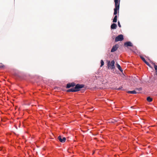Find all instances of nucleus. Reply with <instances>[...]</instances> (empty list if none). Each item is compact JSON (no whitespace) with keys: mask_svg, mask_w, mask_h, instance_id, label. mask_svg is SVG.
I'll use <instances>...</instances> for the list:
<instances>
[{"mask_svg":"<svg viewBox=\"0 0 157 157\" xmlns=\"http://www.w3.org/2000/svg\"><path fill=\"white\" fill-rule=\"evenodd\" d=\"M114 1L115 3L120 2L118 0H114Z\"/></svg>","mask_w":157,"mask_h":157,"instance_id":"20","label":"nucleus"},{"mask_svg":"<svg viewBox=\"0 0 157 157\" xmlns=\"http://www.w3.org/2000/svg\"><path fill=\"white\" fill-rule=\"evenodd\" d=\"M154 68L155 71H156V73L157 74V66L156 65H154Z\"/></svg>","mask_w":157,"mask_h":157,"instance_id":"17","label":"nucleus"},{"mask_svg":"<svg viewBox=\"0 0 157 157\" xmlns=\"http://www.w3.org/2000/svg\"><path fill=\"white\" fill-rule=\"evenodd\" d=\"M71 85V87H74L76 85H75V84L74 82H72L70 83Z\"/></svg>","mask_w":157,"mask_h":157,"instance_id":"18","label":"nucleus"},{"mask_svg":"<svg viewBox=\"0 0 157 157\" xmlns=\"http://www.w3.org/2000/svg\"><path fill=\"white\" fill-rule=\"evenodd\" d=\"M84 86L83 84H77L75 86V87L72 88L67 90L68 92H75L79 90V89L83 88Z\"/></svg>","mask_w":157,"mask_h":157,"instance_id":"1","label":"nucleus"},{"mask_svg":"<svg viewBox=\"0 0 157 157\" xmlns=\"http://www.w3.org/2000/svg\"><path fill=\"white\" fill-rule=\"evenodd\" d=\"M136 90L138 91H141L142 90V87H140L139 88H136Z\"/></svg>","mask_w":157,"mask_h":157,"instance_id":"15","label":"nucleus"},{"mask_svg":"<svg viewBox=\"0 0 157 157\" xmlns=\"http://www.w3.org/2000/svg\"><path fill=\"white\" fill-rule=\"evenodd\" d=\"M128 94H136L137 93V92H136L135 90L128 91Z\"/></svg>","mask_w":157,"mask_h":157,"instance_id":"11","label":"nucleus"},{"mask_svg":"<svg viewBox=\"0 0 157 157\" xmlns=\"http://www.w3.org/2000/svg\"><path fill=\"white\" fill-rule=\"evenodd\" d=\"M71 87V85L70 83H69L67 84L66 86V88H69Z\"/></svg>","mask_w":157,"mask_h":157,"instance_id":"14","label":"nucleus"},{"mask_svg":"<svg viewBox=\"0 0 157 157\" xmlns=\"http://www.w3.org/2000/svg\"><path fill=\"white\" fill-rule=\"evenodd\" d=\"M101 67H102L104 64V62L102 60H101Z\"/></svg>","mask_w":157,"mask_h":157,"instance_id":"16","label":"nucleus"},{"mask_svg":"<svg viewBox=\"0 0 157 157\" xmlns=\"http://www.w3.org/2000/svg\"><path fill=\"white\" fill-rule=\"evenodd\" d=\"M115 61L114 60H113L110 62L109 60L107 61V66L109 69L111 70L114 69L115 68Z\"/></svg>","mask_w":157,"mask_h":157,"instance_id":"2","label":"nucleus"},{"mask_svg":"<svg viewBox=\"0 0 157 157\" xmlns=\"http://www.w3.org/2000/svg\"><path fill=\"white\" fill-rule=\"evenodd\" d=\"M117 66L118 69L122 72L123 70L122 69L121 66L117 63Z\"/></svg>","mask_w":157,"mask_h":157,"instance_id":"10","label":"nucleus"},{"mask_svg":"<svg viewBox=\"0 0 157 157\" xmlns=\"http://www.w3.org/2000/svg\"><path fill=\"white\" fill-rule=\"evenodd\" d=\"M147 101L149 102H151L152 101L153 99L150 97H148L147 98Z\"/></svg>","mask_w":157,"mask_h":157,"instance_id":"12","label":"nucleus"},{"mask_svg":"<svg viewBox=\"0 0 157 157\" xmlns=\"http://www.w3.org/2000/svg\"><path fill=\"white\" fill-rule=\"evenodd\" d=\"M117 27V24L114 23L112 24L111 26V29H115Z\"/></svg>","mask_w":157,"mask_h":157,"instance_id":"9","label":"nucleus"},{"mask_svg":"<svg viewBox=\"0 0 157 157\" xmlns=\"http://www.w3.org/2000/svg\"><path fill=\"white\" fill-rule=\"evenodd\" d=\"M124 38L123 35L121 34L119 35L118 36L116 37L115 40V42L121 41Z\"/></svg>","mask_w":157,"mask_h":157,"instance_id":"4","label":"nucleus"},{"mask_svg":"<svg viewBox=\"0 0 157 157\" xmlns=\"http://www.w3.org/2000/svg\"><path fill=\"white\" fill-rule=\"evenodd\" d=\"M58 139L60 142L62 143H63L65 142L66 140V138L65 137H63L62 139L61 138V136H59L58 137Z\"/></svg>","mask_w":157,"mask_h":157,"instance_id":"5","label":"nucleus"},{"mask_svg":"<svg viewBox=\"0 0 157 157\" xmlns=\"http://www.w3.org/2000/svg\"><path fill=\"white\" fill-rule=\"evenodd\" d=\"M118 48V45H115L113 46L111 50V52H113L117 50Z\"/></svg>","mask_w":157,"mask_h":157,"instance_id":"6","label":"nucleus"},{"mask_svg":"<svg viewBox=\"0 0 157 157\" xmlns=\"http://www.w3.org/2000/svg\"><path fill=\"white\" fill-rule=\"evenodd\" d=\"M140 58H141V59H142V60L148 66H150V64L148 62H147L146 60L145 59V58L143 57L142 56H140Z\"/></svg>","mask_w":157,"mask_h":157,"instance_id":"8","label":"nucleus"},{"mask_svg":"<svg viewBox=\"0 0 157 157\" xmlns=\"http://www.w3.org/2000/svg\"><path fill=\"white\" fill-rule=\"evenodd\" d=\"M117 15H115L114 16V17L113 20V22L114 23H115L117 21Z\"/></svg>","mask_w":157,"mask_h":157,"instance_id":"13","label":"nucleus"},{"mask_svg":"<svg viewBox=\"0 0 157 157\" xmlns=\"http://www.w3.org/2000/svg\"><path fill=\"white\" fill-rule=\"evenodd\" d=\"M124 45L127 47H131L133 45L132 43L130 41H127L125 42L124 43Z\"/></svg>","mask_w":157,"mask_h":157,"instance_id":"7","label":"nucleus"},{"mask_svg":"<svg viewBox=\"0 0 157 157\" xmlns=\"http://www.w3.org/2000/svg\"><path fill=\"white\" fill-rule=\"evenodd\" d=\"M4 65L2 63H0V68H2L3 67Z\"/></svg>","mask_w":157,"mask_h":157,"instance_id":"19","label":"nucleus"},{"mask_svg":"<svg viewBox=\"0 0 157 157\" xmlns=\"http://www.w3.org/2000/svg\"><path fill=\"white\" fill-rule=\"evenodd\" d=\"M118 25L120 27H121V25L119 21H118Z\"/></svg>","mask_w":157,"mask_h":157,"instance_id":"21","label":"nucleus"},{"mask_svg":"<svg viewBox=\"0 0 157 157\" xmlns=\"http://www.w3.org/2000/svg\"><path fill=\"white\" fill-rule=\"evenodd\" d=\"M115 3V8L114 9V12L113 13V14L114 15H116L117 14L118 12H119V9L120 2H116Z\"/></svg>","mask_w":157,"mask_h":157,"instance_id":"3","label":"nucleus"}]
</instances>
